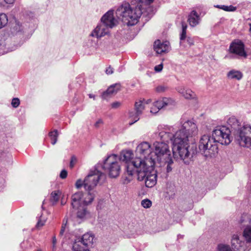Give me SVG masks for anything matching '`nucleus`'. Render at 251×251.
I'll list each match as a JSON object with an SVG mask.
<instances>
[{
    "label": "nucleus",
    "instance_id": "54",
    "mask_svg": "<svg viewBox=\"0 0 251 251\" xmlns=\"http://www.w3.org/2000/svg\"><path fill=\"white\" fill-rule=\"evenodd\" d=\"M181 25H182V30L186 31L187 25L185 24V23L184 22H181Z\"/></svg>",
    "mask_w": 251,
    "mask_h": 251
},
{
    "label": "nucleus",
    "instance_id": "25",
    "mask_svg": "<svg viewBox=\"0 0 251 251\" xmlns=\"http://www.w3.org/2000/svg\"><path fill=\"white\" fill-rule=\"evenodd\" d=\"M120 88V85L119 84H115L109 87L107 90L104 92L102 95V98L103 99H106L110 95L116 93Z\"/></svg>",
    "mask_w": 251,
    "mask_h": 251
},
{
    "label": "nucleus",
    "instance_id": "46",
    "mask_svg": "<svg viewBox=\"0 0 251 251\" xmlns=\"http://www.w3.org/2000/svg\"><path fill=\"white\" fill-rule=\"evenodd\" d=\"M187 42L188 43V44L189 45V46H192L194 45V39L193 38L190 37H188L187 38Z\"/></svg>",
    "mask_w": 251,
    "mask_h": 251
},
{
    "label": "nucleus",
    "instance_id": "12",
    "mask_svg": "<svg viewBox=\"0 0 251 251\" xmlns=\"http://www.w3.org/2000/svg\"><path fill=\"white\" fill-rule=\"evenodd\" d=\"M230 129L226 126H220L212 131L211 137L215 143L222 145H228L231 141Z\"/></svg>",
    "mask_w": 251,
    "mask_h": 251
},
{
    "label": "nucleus",
    "instance_id": "60",
    "mask_svg": "<svg viewBox=\"0 0 251 251\" xmlns=\"http://www.w3.org/2000/svg\"><path fill=\"white\" fill-rule=\"evenodd\" d=\"M151 100H148L147 101V103H149V102H150L151 101Z\"/></svg>",
    "mask_w": 251,
    "mask_h": 251
},
{
    "label": "nucleus",
    "instance_id": "49",
    "mask_svg": "<svg viewBox=\"0 0 251 251\" xmlns=\"http://www.w3.org/2000/svg\"><path fill=\"white\" fill-rule=\"evenodd\" d=\"M103 124V121L101 119L98 120L95 124V126L97 128L100 127V125Z\"/></svg>",
    "mask_w": 251,
    "mask_h": 251
},
{
    "label": "nucleus",
    "instance_id": "35",
    "mask_svg": "<svg viewBox=\"0 0 251 251\" xmlns=\"http://www.w3.org/2000/svg\"><path fill=\"white\" fill-rule=\"evenodd\" d=\"M141 205L143 207L148 208L151 206V201L149 199H145L142 201Z\"/></svg>",
    "mask_w": 251,
    "mask_h": 251
},
{
    "label": "nucleus",
    "instance_id": "38",
    "mask_svg": "<svg viewBox=\"0 0 251 251\" xmlns=\"http://www.w3.org/2000/svg\"><path fill=\"white\" fill-rule=\"evenodd\" d=\"M243 235H251V222L250 223V225L247 226L245 228Z\"/></svg>",
    "mask_w": 251,
    "mask_h": 251
},
{
    "label": "nucleus",
    "instance_id": "43",
    "mask_svg": "<svg viewBox=\"0 0 251 251\" xmlns=\"http://www.w3.org/2000/svg\"><path fill=\"white\" fill-rule=\"evenodd\" d=\"M121 103L119 101H115L111 104V107L112 108L116 109L120 107Z\"/></svg>",
    "mask_w": 251,
    "mask_h": 251
},
{
    "label": "nucleus",
    "instance_id": "24",
    "mask_svg": "<svg viewBox=\"0 0 251 251\" xmlns=\"http://www.w3.org/2000/svg\"><path fill=\"white\" fill-rule=\"evenodd\" d=\"M200 17L195 10L191 12L188 16V22L190 25L195 27L200 23Z\"/></svg>",
    "mask_w": 251,
    "mask_h": 251
},
{
    "label": "nucleus",
    "instance_id": "44",
    "mask_svg": "<svg viewBox=\"0 0 251 251\" xmlns=\"http://www.w3.org/2000/svg\"><path fill=\"white\" fill-rule=\"evenodd\" d=\"M67 221H66L65 223V220H63V223L62 224L61 229L60 231V234L63 235L66 228Z\"/></svg>",
    "mask_w": 251,
    "mask_h": 251
},
{
    "label": "nucleus",
    "instance_id": "37",
    "mask_svg": "<svg viewBox=\"0 0 251 251\" xmlns=\"http://www.w3.org/2000/svg\"><path fill=\"white\" fill-rule=\"evenodd\" d=\"M249 219L250 218L247 214H243L240 220V223L241 224H244L245 223H247Z\"/></svg>",
    "mask_w": 251,
    "mask_h": 251
},
{
    "label": "nucleus",
    "instance_id": "11",
    "mask_svg": "<svg viewBox=\"0 0 251 251\" xmlns=\"http://www.w3.org/2000/svg\"><path fill=\"white\" fill-rule=\"evenodd\" d=\"M153 146L154 151H153V161H154V165L156 162L160 163L165 159H168V157L171 156V151L169 150L168 144L163 142H155Z\"/></svg>",
    "mask_w": 251,
    "mask_h": 251
},
{
    "label": "nucleus",
    "instance_id": "40",
    "mask_svg": "<svg viewBox=\"0 0 251 251\" xmlns=\"http://www.w3.org/2000/svg\"><path fill=\"white\" fill-rule=\"evenodd\" d=\"M20 100L18 98H13L12 99L11 104L14 108H17L20 104Z\"/></svg>",
    "mask_w": 251,
    "mask_h": 251
},
{
    "label": "nucleus",
    "instance_id": "20",
    "mask_svg": "<svg viewBox=\"0 0 251 251\" xmlns=\"http://www.w3.org/2000/svg\"><path fill=\"white\" fill-rule=\"evenodd\" d=\"M83 195V194L82 192H78L72 196L71 209H75L76 207L84 205L81 201Z\"/></svg>",
    "mask_w": 251,
    "mask_h": 251
},
{
    "label": "nucleus",
    "instance_id": "50",
    "mask_svg": "<svg viewBox=\"0 0 251 251\" xmlns=\"http://www.w3.org/2000/svg\"><path fill=\"white\" fill-rule=\"evenodd\" d=\"M185 90H186L184 89V88H183V87H181H181H178V88H177V91H178V92L180 94H182V95H183V94L184 93V92H185Z\"/></svg>",
    "mask_w": 251,
    "mask_h": 251
},
{
    "label": "nucleus",
    "instance_id": "55",
    "mask_svg": "<svg viewBox=\"0 0 251 251\" xmlns=\"http://www.w3.org/2000/svg\"><path fill=\"white\" fill-rule=\"evenodd\" d=\"M131 180V178L130 177H128L127 176H125V178L124 180V183H128Z\"/></svg>",
    "mask_w": 251,
    "mask_h": 251
},
{
    "label": "nucleus",
    "instance_id": "26",
    "mask_svg": "<svg viewBox=\"0 0 251 251\" xmlns=\"http://www.w3.org/2000/svg\"><path fill=\"white\" fill-rule=\"evenodd\" d=\"M226 76L229 79L240 80L243 77V74L239 71L231 70L227 73Z\"/></svg>",
    "mask_w": 251,
    "mask_h": 251
},
{
    "label": "nucleus",
    "instance_id": "45",
    "mask_svg": "<svg viewBox=\"0 0 251 251\" xmlns=\"http://www.w3.org/2000/svg\"><path fill=\"white\" fill-rule=\"evenodd\" d=\"M186 38V31L182 30L181 33L180 34V43L181 42V41L182 40H184Z\"/></svg>",
    "mask_w": 251,
    "mask_h": 251
},
{
    "label": "nucleus",
    "instance_id": "47",
    "mask_svg": "<svg viewBox=\"0 0 251 251\" xmlns=\"http://www.w3.org/2000/svg\"><path fill=\"white\" fill-rule=\"evenodd\" d=\"M162 69H163V65L162 64L157 65L154 67V70L157 72H160L162 70Z\"/></svg>",
    "mask_w": 251,
    "mask_h": 251
},
{
    "label": "nucleus",
    "instance_id": "19",
    "mask_svg": "<svg viewBox=\"0 0 251 251\" xmlns=\"http://www.w3.org/2000/svg\"><path fill=\"white\" fill-rule=\"evenodd\" d=\"M227 123L231 127L230 131L232 135H233L235 133V131H239L243 127V125L241 124L239 120L233 116L228 118Z\"/></svg>",
    "mask_w": 251,
    "mask_h": 251
},
{
    "label": "nucleus",
    "instance_id": "62",
    "mask_svg": "<svg viewBox=\"0 0 251 251\" xmlns=\"http://www.w3.org/2000/svg\"><path fill=\"white\" fill-rule=\"evenodd\" d=\"M37 251H41V250H38Z\"/></svg>",
    "mask_w": 251,
    "mask_h": 251
},
{
    "label": "nucleus",
    "instance_id": "28",
    "mask_svg": "<svg viewBox=\"0 0 251 251\" xmlns=\"http://www.w3.org/2000/svg\"><path fill=\"white\" fill-rule=\"evenodd\" d=\"M161 163L167 164L166 171L167 173H170L172 171V165L174 162L172 156L170 157H168V159H165L161 161Z\"/></svg>",
    "mask_w": 251,
    "mask_h": 251
},
{
    "label": "nucleus",
    "instance_id": "8",
    "mask_svg": "<svg viewBox=\"0 0 251 251\" xmlns=\"http://www.w3.org/2000/svg\"><path fill=\"white\" fill-rule=\"evenodd\" d=\"M96 167L98 170L101 168L105 172L108 173L109 176L112 178H115L119 176L121 171V167L118 161V157L115 154L108 156L102 164H98Z\"/></svg>",
    "mask_w": 251,
    "mask_h": 251
},
{
    "label": "nucleus",
    "instance_id": "2",
    "mask_svg": "<svg viewBox=\"0 0 251 251\" xmlns=\"http://www.w3.org/2000/svg\"><path fill=\"white\" fill-rule=\"evenodd\" d=\"M159 137L161 142L167 143L171 141L172 143V151L175 158H179L183 160L185 164H189V161L197 153L196 145H193L189 151L187 148H184L181 143H179V149L178 151L175 150L176 131L173 126H165L159 133Z\"/></svg>",
    "mask_w": 251,
    "mask_h": 251
},
{
    "label": "nucleus",
    "instance_id": "17",
    "mask_svg": "<svg viewBox=\"0 0 251 251\" xmlns=\"http://www.w3.org/2000/svg\"><path fill=\"white\" fill-rule=\"evenodd\" d=\"M134 107L135 112L131 111L129 112V113L130 118H131L133 121L132 123L129 124L130 125L139 120V116L142 114V112L144 109V106L141 100L135 102Z\"/></svg>",
    "mask_w": 251,
    "mask_h": 251
},
{
    "label": "nucleus",
    "instance_id": "3",
    "mask_svg": "<svg viewBox=\"0 0 251 251\" xmlns=\"http://www.w3.org/2000/svg\"><path fill=\"white\" fill-rule=\"evenodd\" d=\"M154 166H142V161L140 159L129 163L127 167V174L131 177L136 174L137 179L139 181H144L146 187L151 188L157 181L156 172L154 170Z\"/></svg>",
    "mask_w": 251,
    "mask_h": 251
},
{
    "label": "nucleus",
    "instance_id": "18",
    "mask_svg": "<svg viewBox=\"0 0 251 251\" xmlns=\"http://www.w3.org/2000/svg\"><path fill=\"white\" fill-rule=\"evenodd\" d=\"M153 49L157 54H161L168 51L169 49V43L168 41L162 42L157 40L154 42Z\"/></svg>",
    "mask_w": 251,
    "mask_h": 251
},
{
    "label": "nucleus",
    "instance_id": "1",
    "mask_svg": "<svg viewBox=\"0 0 251 251\" xmlns=\"http://www.w3.org/2000/svg\"><path fill=\"white\" fill-rule=\"evenodd\" d=\"M154 0H132L130 3L123 2L116 10L117 16L122 17V21L128 26L136 25L141 15L148 21L153 15L150 4Z\"/></svg>",
    "mask_w": 251,
    "mask_h": 251
},
{
    "label": "nucleus",
    "instance_id": "39",
    "mask_svg": "<svg viewBox=\"0 0 251 251\" xmlns=\"http://www.w3.org/2000/svg\"><path fill=\"white\" fill-rule=\"evenodd\" d=\"M229 248V246L224 244H220L218 246L219 251H227Z\"/></svg>",
    "mask_w": 251,
    "mask_h": 251
},
{
    "label": "nucleus",
    "instance_id": "42",
    "mask_svg": "<svg viewBox=\"0 0 251 251\" xmlns=\"http://www.w3.org/2000/svg\"><path fill=\"white\" fill-rule=\"evenodd\" d=\"M76 162V158L75 156H73L71 157V160L70 163V167L72 168L74 167L75 163Z\"/></svg>",
    "mask_w": 251,
    "mask_h": 251
},
{
    "label": "nucleus",
    "instance_id": "34",
    "mask_svg": "<svg viewBox=\"0 0 251 251\" xmlns=\"http://www.w3.org/2000/svg\"><path fill=\"white\" fill-rule=\"evenodd\" d=\"M194 93L192 90L190 89H187L185 90L184 93L182 95V96L185 98L187 99H191L194 96Z\"/></svg>",
    "mask_w": 251,
    "mask_h": 251
},
{
    "label": "nucleus",
    "instance_id": "33",
    "mask_svg": "<svg viewBox=\"0 0 251 251\" xmlns=\"http://www.w3.org/2000/svg\"><path fill=\"white\" fill-rule=\"evenodd\" d=\"M59 199V192L53 191L51 194L50 201L53 204L56 203Z\"/></svg>",
    "mask_w": 251,
    "mask_h": 251
},
{
    "label": "nucleus",
    "instance_id": "5",
    "mask_svg": "<svg viewBox=\"0 0 251 251\" xmlns=\"http://www.w3.org/2000/svg\"><path fill=\"white\" fill-rule=\"evenodd\" d=\"M105 175L98 170L96 167L93 171H91L84 180L78 179L76 180L75 186L77 189L83 187L86 191H94L93 190L97 185L99 181L104 180Z\"/></svg>",
    "mask_w": 251,
    "mask_h": 251
},
{
    "label": "nucleus",
    "instance_id": "32",
    "mask_svg": "<svg viewBox=\"0 0 251 251\" xmlns=\"http://www.w3.org/2000/svg\"><path fill=\"white\" fill-rule=\"evenodd\" d=\"M47 218L46 216H44L43 214H42L40 217L38 221L36 224V227L37 228H39L45 225L47 221Z\"/></svg>",
    "mask_w": 251,
    "mask_h": 251
},
{
    "label": "nucleus",
    "instance_id": "59",
    "mask_svg": "<svg viewBox=\"0 0 251 251\" xmlns=\"http://www.w3.org/2000/svg\"><path fill=\"white\" fill-rule=\"evenodd\" d=\"M249 26H250L249 30L250 32H251V24H249Z\"/></svg>",
    "mask_w": 251,
    "mask_h": 251
},
{
    "label": "nucleus",
    "instance_id": "9",
    "mask_svg": "<svg viewBox=\"0 0 251 251\" xmlns=\"http://www.w3.org/2000/svg\"><path fill=\"white\" fill-rule=\"evenodd\" d=\"M136 152L139 154V157L135 158V161L140 159L142 161V166H154V161H153V154L151 145L147 142L140 143L136 148Z\"/></svg>",
    "mask_w": 251,
    "mask_h": 251
},
{
    "label": "nucleus",
    "instance_id": "58",
    "mask_svg": "<svg viewBox=\"0 0 251 251\" xmlns=\"http://www.w3.org/2000/svg\"><path fill=\"white\" fill-rule=\"evenodd\" d=\"M89 97L90 98H93V99H95V96L93 94H90L89 95Z\"/></svg>",
    "mask_w": 251,
    "mask_h": 251
},
{
    "label": "nucleus",
    "instance_id": "56",
    "mask_svg": "<svg viewBox=\"0 0 251 251\" xmlns=\"http://www.w3.org/2000/svg\"><path fill=\"white\" fill-rule=\"evenodd\" d=\"M4 1L6 3L12 4L14 2L15 0H4Z\"/></svg>",
    "mask_w": 251,
    "mask_h": 251
},
{
    "label": "nucleus",
    "instance_id": "61",
    "mask_svg": "<svg viewBox=\"0 0 251 251\" xmlns=\"http://www.w3.org/2000/svg\"><path fill=\"white\" fill-rule=\"evenodd\" d=\"M232 251L231 250V249H230V248H229V249L228 250V251Z\"/></svg>",
    "mask_w": 251,
    "mask_h": 251
},
{
    "label": "nucleus",
    "instance_id": "30",
    "mask_svg": "<svg viewBox=\"0 0 251 251\" xmlns=\"http://www.w3.org/2000/svg\"><path fill=\"white\" fill-rule=\"evenodd\" d=\"M8 23V19L6 14L0 13V29L4 27Z\"/></svg>",
    "mask_w": 251,
    "mask_h": 251
},
{
    "label": "nucleus",
    "instance_id": "36",
    "mask_svg": "<svg viewBox=\"0 0 251 251\" xmlns=\"http://www.w3.org/2000/svg\"><path fill=\"white\" fill-rule=\"evenodd\" d=\"M168 89V87L164 85H159L155 88V90L158 93L164 92Z\"/></svg>",
    "mask_w": 251,
    "mask_h": 251
},
{
    "label": "nucleus",
    "instance_id": "53",
    "mask_svg": "<svg viewBox=\"0 0 251 251\" xmlns=\"http://www.w3.org/2000/svg\"><path fill=\"white\" fill-rule=\"evenodd\" d=\"M159 110H157V108L154 106V105H153V106L151 108V112L152 113H156Z\"/></svg>",
    "mask_w": 251,
    "mask_h": 251
},
{
    "label": "nucleus",
    "instance_id": "13",
    "mask_svg": "<svg viewBox=\"0 0 251 251\" xmlns=\"http://www.w3.org/2000/svg\"><path fill=\"white\" fill-rule=\"evenodd\" d=\"M231 243L234 251H245L251 243V236H233Z\"/></svg>",
    "mask_w": 251,
    "mask_h": 251
},
{
    "label": "nucleus",
    "instance_id": "22",
    "mask_svg": "<svg viewBox=\"0 0 251 251\" xmlns=\"http://www.w3.org/2000/svg\"><path fill=\"white\" fill-rule=\"evenodd\" d=\"M10 39L5 35H0V50H3L4 52H7L12 51L13 50L9 47Z\"/></svg>",
    "mask_w": 251,
    "mask_h": 251
},
{
    "label": "nucleus",
    "instance_id": "23",
    "mask_svg": "<svg viewBox=\"0 0 251 251\" xmlns=\"http://www.w3.org/2000/svg\"><path fill=\"white\" fill-rule=\"evenodd\" d=\"M174 101L171 99L163 98L162 100L154 102L153 105L154 107L157 108V110H159L167 106L172 105Z\"/></svg>",
    "mask_w": 251,
    "mask_h": 251
},
{
    "label": "nucleus",
    "instance_id": "16",
    "mask_svg": "<svg viewBox=\"0 0 251 251\" xmlns=\"http://www.w3.org/2000/svg\"><path fill=\"white\" fill-rule=\"evenodd\" d=\"M70 213L72 216L75 214L76 218L82 220L88 219L91 216V213L87 210L84 205L76 207L75 209H70Z\"/></svg>",
    "mask_w": 251,
    "mask_h": 251
},
{
    "label": "nucleus",
    "instance_id": "15",
    "mask_svg": "<svg viewBox=\"0 0 251 251\" xmlns=\"http://www.w3.org/2000/svg\"><path fill=\"white\" fill-rule=\"evenodd\" d=\"M229 50L231 53L236 54L239 57L245 58L247 57V53L245 50V45L241 40H235L233 41L230 45Z\"/></svg>",
    "mask_w": 251,
    "mask_h": 251
},
{
    "label": "nucleus",
    "instance_id": "52",
    "mask_svg": "<svg viewBox=\"0 0 251 251\" xmlns=\"http://www.w3.org/2000/svg\"><path fill=\"white\" fill-rule=\"evenodd\" d=\"M14 29H15L17 30V32L21 31V27L19 24H16L14 27Z\"/></svg>",
    "mask_w": 251,
    "mask_h": 251
},
{
    "label": "nucleus",
    "instance_id": "7",
    "mask_svg": "<svg viewBox=\"0 0 251 251\" xmlns=\"http://www.w3.org/2000/svg\"><path fill=\"white\" fill-rule=\"evenodd\" d=\"M200 153L206 157H212L218 153V145L210 135H202L199 141Z\"/></svg>",
    "mask_w": 251,
    "mask_h": 251
},
{
    "label": "nucleus",
    "instance_id": "27",
    "mask_svg": "<svg viewBox=\"0 0 251 251\" xmlns=\"http://www.w3.org/2000/svg\"><path fill=\"white\" fill-rule=\"evenodd\" d=\"M87 191L88 192L87 195L85 197L83 201V203L85 206L90 204L93 201L96 196V191Z\"/></svg>",
    "mask_w": 251,
    "mask_h": 251
},
{
    "label": "nucleus",
    "instance_id": "41",
    "mask_svg": "<svg viewBox=\"0 0 251 251\" xmlns=\"http://www.w3.org/2000/svg\"><path fill=\"white\" fill-rule=\"evenodd\" d=\"M68 175V172L66 170H63L61 171L60 174V177L62 179H65L67 177Z\"/></svg>",
    "mask_w": 251,
    "mask_h": 251
},
{
    "label": "nucleus",
    "instance_id": "6",
    "mask_svg": "<svg viewBox=\"0 0 251 251\" xmlns=\"http://www.w3.org/2000/svg\"><path fill=\"white\" fill-rule=\"evenodd\" d=\"M116 20L113 16V11L109 10L101 18V23L99 24L91 35L100 38L109 32V29L116 25Z\"/></svg>",
    "mask_w": 251,
    "mask_h": 251
},
{
    "label": "nucleus",
    "instance_id": "31",
    "mask_svg": "<svg viewBox=\"0 0 251 251\" xmlns=\"http://www.w3.org/2000/svg\"><path fill=\"white\" fill-rule=\"evenodd\" d=\"M215 7L222 9L226 11H235L236 10V7L232 5L226 6V5H217L215 6Z\"/></svg>",
    "mask_w": 251,
    "mask_h": 251
},
{
    "label": "nucleus",
    "instance_id": "48",
    "mask_svg": "<svg viewBox=\"0 0 251 251\" xmlns=\"http://www.w3.org/2000/svg\"><path fill=\"white\" fill-rule=\"evenodd\" d=\"M105 73L107 75L112 74L113 73V69L111 66H109L106 69Z\"/></svg>",
    "mask_w": 251,
    "mask_h": 251
},
{
    "label": "nucleus",
    "instance_id": "29",
    "mask_svg": "<svg viewBox=\"0 0 251 251\" xmlns=\"http://www.w3.org/2000/svg\"><path fill=\"white\" fill-rule=\"evenodd\" d=\"M49 135L50 138L51 144L54 145L57 141L58 136L57 130L55 129L53 131H50Z\"/></svg>",
    "mask_w": 251,
    "mask_h": 251
},
{
    "label": "nucleus",
    "instance_id": "14",
    "mask_svg": "<svg viewBox=\"0 0 251 251\" xmlns=\"http://www.w3.org/2000/svg\"><path fill=\"white\" fill-rule=\"evenodd\" d=\"M94 236H77L73 244L74 251H90L85 249L81 245L87 247H91L94 242Z\"/></svg>",
    "mask_w": 251,
    "mask_h": 251
},
{
    "label": "nucleus",
    "instance_id": "21",
    "mask_svg": "<svg viewBox=\"0 0 251 251\" xmlns=\"http://www.w3.org/2000/svg\"><path fill=\"white\" fill-rule=\"evenodd\" d=\"M133 152L130 150H126V151H123L120 154L119 159L122 161H124L126 163V172L127 173V167L128 165L134 162L135 160V159H134L133 160H131L133 159Z\"/></svg>",
    "mask_w": 251,
    "mask_h": 251
},
{
    "label": "nucleus",
    "instance_id": "51",
    "mask_svg": "<svg viewBox=\"0 0 251 251\" xmlns=\"http://www.w3.org/2000/svg\"><path fill=\"white\" fill-rule=\"evenodd\" d=\"M56 243V239L55 236H54L52 238V250L54 251L55 249V244Z\"/></svg>",
    "mask_w": 251,
    "mask_h": 251
},
{
    "label": "nucleus",
    "instance_id": "10",
    "mask_svg": "<svg viewBox=\"0 0 251 251\" xmlns=\"http://www.w3.org/2000/svg\"><path fill=\"white\" fill-rule=\"evenodd\" d=\"M234 142L241 147H251V126L248 125H243L242 128L235 131L232 135Z\"/></svg>",
    "mask_w": 251,
    "mask_h": 251
},
{
    "label": "nucleus",
    "instance_id": "4",
    "mask_svg": "<svg viewBox=\"0 0 251 251\" xmlns=\"http://www.w3.org/2000/svg\"><path fill=\"white\" fill-rule=\"evenodd\" d=\"M181 125L179 130L176 131V139L175 140V150L178 151L179 149V143H181L184 148H187L188 151H190V149L193 145L195 144L188 143L189 138L197 135L198 129L196 124L192 120H187L180 122Z\"/></svg>",
    "mask_w": 251,
    "mask_h": 251
},
{
    "label": "nucleus",
    "instance_id": "57",
    "mask_svg": "<svg viewBox=\"0 0 251 251\" xmlns=\"http://www.w3.org/2000/svg\"><path fill=\"white\" fill-rule=\"evenodd\" d=\"M83 235H94L93 233L91 231L87 232L86 233L84 234Z\"/></svg>",
    "mask_w": 251,
    "mask_h": 251
}]
</instances>
